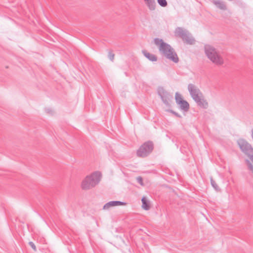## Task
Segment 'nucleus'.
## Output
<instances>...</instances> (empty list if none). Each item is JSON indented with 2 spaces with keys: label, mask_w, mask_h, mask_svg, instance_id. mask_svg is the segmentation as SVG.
I'll return each mask as SVG.
<instances>
[{
  "label": "nucleus",
  "mask_w": 253,
  "mask_h": 253,
  "mask_svg": "<svg viewBox=\"0 0 253 253\" xmlns=\"http://www.w3.org/2000/svg\"><path fill=\"white\" fill-rule=\"evenodd\" d=\"M154 42L156 45L159 46L160 53L163 54L168 59L175 63L179 62L177 53L170 44L164 42L162 39L157 38L154 39Z\"/></svg>",
  "instance_id": "f257e3e1"
},
{
  "label": "nucleus",
  "mask_w": 253,
  "mask_h": 253,
  "mask_svg": "<svg viewBox=\"0 0 253 253\" xmlns=\"http://www.w3.org/2000/svg\"><path fill=\"white\" fill-rule=\"evenodd\" d=\"M205 54L213 63L216 65H221L224 63V60L219 52L212 45L206 44L204 46Z\"/></svg>",
  "instance_id": "f03ea898"
},
{
  "label": "nucleus",
  "mask_w": 253,
  "mask_h": 253,
  "mask_svg": "<svg viewBox=\"0 0 253 253\" xmlns=\"http://www.w3.org/2000/svg\"><path fill=\"white\" fill-rule=\"evenodd\" d=\"M101 177L100 172L96 171L89 175H87L82 182V188L83 190H88L97 185Z\"/></svg>",
  "instance_id": "7ed1b4c3"
},
{
  "label": "nucleus",
  "mask_w": 253,
  "mask_h": 253,
  "mask_svg": "<svg viewBox=\"0 0 253 253\" xmlns=\"http://www.w3.org/2000/svg\"><path fill=\"white\" fill-rule=\"evenodd\" d=\"M188 89L192 98L198 105L204 108H207L208 107V102L202 98V93L198 87L192 84H190L188 85Z\"/></svg>",
  "instance_id": "20e7f679"
},
{
  "label": "nucleus",
  "mask_w": 253,
  "mask_h": 253,
  "mask_svg": "<svg viewBox=\"0 0 253 253\" xmlns=\"http://www.w3.org/2000/svg\"><path fill=\"white\" fill-rule=\"evenodd\" d=\"M174 34L176 37L181 38L183 41L188 44H194L195 42V40L191 34L188 30L181 27L176 28Z\"/></svg>",
  "instance_id": "39448f33"
},
{
  "label": "nucleus",
  "mask_w": 253,
  "mask_h": 253,
  "mask_svg": "<svg viewBox=\"0 0 253 253\" xmlns=\"http://www.w3.org/2000/svg\"><path fill=\"white\" fill-rule=\"evenodd\" d=\"M154 149V144L151 141H147L142 144L136 151L139 157L145 158L148 156Z\"/></svg>",
  "instance_id": "423d86ee"
},
{
  "label": "nucleus",
  "mask_w": 253,
  "mask_h": 253,
  "mask_svg": "<svg viewBox=\"0 0 253 253\" xmlns=\"http://www.w3.org/2000/svg\"><path fill=\"white\" fill-rule=\"evenodd\" d=\"M158 94L165 105L167 107H170V104L169 102L173 98L172 95L167 91L163 87H159L158 88Z\"/></svg>",
  "instance_id": "0eeeda50"
},
{
  "label": "nucleus",
  "mask_w": 253,
  "mask_h": 253,
  "mask_svg": "<svg viewBox=\"0 0 253 253\" xmlns=\"http://www.w3.org/2000/svg\"><path fill=\"white\" fill-rule=\"evenodd\" d=\"M238 145L242 151L246 155L253 154V148L250 144L244 139H240L238 141Z\"/></svg>",
  "instance_id": "6e6552de"
},
{
  "label": "nucleus",
  "mask_w": 253,
  "mask_h": 253,
  "mask_svg": "<svg viewBox=\"0 0 253 253\" xmlns=\"http://www.w3.org/2000/svg\"><path fill=\"white\" fill-rule=\"evenodd\" d=\"M126 204V203L119 201H110L105 204L103 207V210H108L112 207L118 206H124Z\"/></svg>",
  "instance_id": "1a4fd4ad"
},
{
  "label": "nucleus",
  "mask_w": 253,
  "mask_h": 253,
  "mask_svg": "<svg viewBox=\"0 0 253 253\" xmlns=\"http://www.w3.org/2000/svg\"><path fill=\"white\" fill-rule=\"evenodd\" d=\"M213 3L217 8L221 10H226L227 7L225 2L221 0H209Z\"/></svg>",
  "instance_id": "9d476101"
},
{
  "label": "nucleus",
  "mask_w": 253,
  "mask_h": 253,
  "mask_svg": "<svg viewBox=\"0 0 253 253\" xmlns=\"http://www.w3.org/2000/svg\"><path fill=\"white\" fill-rule=\"evenodd\" d=\"M180 110L183 112H187L190 107L189 103L186 100H182L177 104Z\"/></svg>",
  "instance_id": "9b49d317"
},
{
  "label": "nucleus",
  "mask_w": 253,
  "mask_h": 253,
  "mask_svg": "<svg viewBox=\"0 0 253 253\" xmlns=\"http://www.w3.org/2000/svg\"><path fill=\"white\" fill-rule=\"evenodd\" d=\"M142 53L146 58L151 61L155 62L158 59L157 57L155 54H151L148 52L147 50H143Z\"/></svg>",
  "instance_id": "f8f14e48"
},
{
  "label": "nucleus",
  "mask_w": 253,
  "mask_h": 253,
  "mask_svg": "<svg viewBox=\"0 0 253 253\" xmlns=\"http://www.w3.org/2000/svg\"><path fill=\"white\" fill-rule=\"evenodd\" d=\"M142 207L145 210H149L150 208L149 201L147 200L145 197H143L141 199Z\"/></svg>",
  "instance_id": "ddd939ff"
},
{
  "label": "nucleus",
  "mask_w": 253,
  "mask_h": 253,
  "mask_svg": "<svg viewBox=\"0 0 253 253\" xmlns=\"http://www.w3.org/2000/svg\"><path fill=\"white\" fill-rule=\"evenodd\" d=\"M146 3L150 10H154L156 7V3L155 0H148Z\"/></svg>",
  "instance_id": "4468645a"
},
{
  "label": "nucleus",
  "mask_w": 253,
  "mask_h": 253,
  "mask_svg": "<svg viewBox=\"0 0 253 253\" xmlns=\"http://www.w3.org/2000/svg\"><path fill=\"white\" fill-rule=\"evenodd\" d=\"M175 102H176L177 104L178 103H179L180 102L182 101V100H184L183 99V97L181 96V95L180 93H179L178 92H176L175 93Z\"/></svg>",
  "instance_id": "2eb2a0df"
},
{
  "label": "nucleus",
  "mask_w": 253,
  "mask_h": 253,
  "mask_svg": "<svg viewBox=\"0 0 253 253\" xmlns=\"http://www.w3.org/2000/svg\"><path fill=\"white\" fill-rule=\"evenodd\" d=\"M158 3L162 7H165L168 5L166 0H157Z\"/></svg>",
  "instance_id": "dca6fc26"
},
{
  "label": "nucleus",
  "mask_w": 253,
  "mask_h": 253,
  "mask_svg": "<svg viewBox=\"0 0 253 253\" xmlns=\"http://www.w3.org/2000/svg\"><path fill=\"white\" fill-rule=\"evenodd\" d=\"M246 164L248 166V169L253 173V165L250 160L247 159L245 161Z\"/></svg>",
  "instance_id": "f3484780"
},
{
  "label": "nucleus",
  "mask_w": 253,
  "mask_h": 253,
  "mask_svg": "<svg viewBox=\"0 0 253 253\" xmlns=\"http://www.w3.org/2000/svg\"><path fill=\"white\" fill-rule=\"evenodd\" d=\"M211 183L215 190L217 191L219 189L217 184L216 183L215 181L212 179V178H211Z\"/></svg>",
  "instance_id": "a211bd4d"
},
{
  "label": "nucleus",
  "mask_w": 253,
  "mask_h": 253,
  "mask_svg": "<svg viewBox=\"0 0 253 253\" xmlns=\"http://www.w3.org/2000/svg\"><path fill=\"white\" fill-rule=\"evenodd\" d=\"M167 111L172 113V114H173L174 116H175L176 117H177L178 118H181L182 117L181 116L180 114H179L178 113L172 110H171V109L167 110Z\"/></svg>",
  "instance_id": "6ab92c4d"
},
{
  "label": "nucleus",
  "mask_w": 253,
  "mask_h": 253,
  "mask_svg": "<svg viewBox=\"0 0 253 253\" xmlns=\"http://www.w3.org/2000/svg\"><path fill=\"white\" fill-rule=\"evenodd\" d=\"M115 54L111 51H109L108 53V58L110 59V60L112 61H113L114 58Z\"/></svg>",
  "instance_id": "aec40b11"
},
{
  "label": "nucleus",
  "mask_w": 253,
  "mask_h": 253,
  "mask_svg": "<svg viewBox=\"0 0 253 253\" xmlns=\"http://www.w3.org/2000/svg\"><path fill=\"white\" fill-rule=\"evenodd\" d=\"M137 182L141 185H143V178L141 176H139L136 178Z\"/></svg>",
  "instance_id": "412c9836"
},
{
  "label": "nucleus",
  "mask_w": 253,
  "mask_h": 253,
  "mask_svg": "<svg viewBox=\"0 0 253 253\" xmlns=\"http://www.w3.org/2000/svg\"><path fill=\"white\" fill-rule=\"evenodd\" d=\"M29 245L31 246V247L35 251H37L36 247L35 245V244L33 242H30L29 243Z\"/></svg>",
  "instance_id": "4be33fe9"
},
{
  "label": "nucleus",
  "mask_w": 253,
  "mask_h": 253,
  "mask_svg": "<svg viewBox=\"0 0 253 253\" xmlns=\"http://www.w3.org/2000/svg\"><path fill=\"white\" fill-rule=\"evenodd\" d=\"M249 158L250 159V160L252 161V162L253 163V154H249V155H247Z\"/></svg>",
  "instance_id": "5701e85b"
},
{
  "label": "nucleus",
  "mask_w": 253,
  "mask_h": 253,
  "mask_svg": "<svg viewBox=\"0 0 253 253\" xmlns=\"http://www.w3.org/2000/svg\"><path fill=\"white\" fill-rule=\"evenodd\" d=\"M46 111L48 113H50L52 112V110L51 109H46Z\"/></svg>",
  "instance_id": "b1692460"
}]
</instances>
